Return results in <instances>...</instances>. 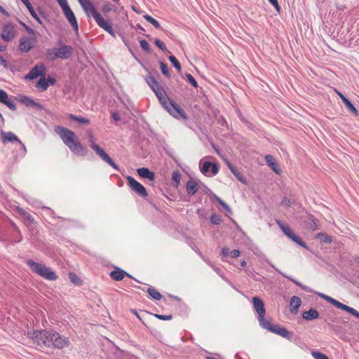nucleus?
Masks as SVG:
<instances>
[{
  "label": "nucleus",
  "instance_id": "f257e3e1",
  "mask_svg": "<svg viewBox=\"0 0 359 359\" xmlns=\"http://www.w3.org/2000/svg\"><path fill=\"white\" fill-rule=\"evenodd\" d=\"M28 337L33 340V343L42 346H46L54 348L62 349L68 346L69 339L54 330H36L28 332Z\"/></svg>",
  "mask_w": 359,
  "mask_h": 359
},
{
  "label": "nucleus",
  "instance_id": "f03ea898",
  "mask_svg": "<svg viewBox=\"0 0 359 359\" xmlns=\"http://www.w3.org/2000/svg\"><path fill=\"white\" fill-rule=\"evenodd\" d=\"M162 107L173 117L183 119H187L186 112L181 108L172 99L165 97V93L163 88L158 85L151 89Z\"/></svg>",
  "mask_w": 359,
  "mask_h": 359
},
{
  "label": "nucleus",
  "instance_id": "7ed1b4c3",
  "mask_svg": "<svg viewBox=\"0 0 359 359\" xmlns=\"http://www.w3.org/2000/svg\"><path fill=\"white\" fill-rule=\"evenodd\" d=\"M55 131L73 154L81 156L87 154L86 148L79 141L74 132L62 126H57Z\"/></svg>",
  "mask_w": 359,
  "mask_h": 359
},
{
  "label": "nucleus",
  "instance_id": "20e7f679",
  "mask_svg": "<svg viewBox=\"0 0 359 359\" xmlns=\"http://www.w3.org/2000/svg\"><path fill=\"white\" fill-rule=\"evenodd\" d=\"M27 265L32 269V270L34 273L39 274V276L47 280H55L58 278L55 272L52 271L50 268L42 264L36 262L34 260H28Z\"/></svg>",
  "mask_w": 359,
  "mask_h": 359
},
{
  "label": "nucleus",
  "instance_id": "39448f33",
  "mask_svg": "<svg viewBox=\"0 0 359 359\" xmlns=\"http://www.w3.org/2000/svg\"><path fill=\"white\" fill-rule=\"evenodd\" d=\"M318 295L319 297H320L322 299H325L326 302H329L330 304H332L334 306H335L336 308L339 309H341V310H343V311H346L347 313L351 314L352 316H353L354 317L357 318L359 319V312L355 310V309L351 307V306H348L339 301H337V299L325 294H323V293H318Z\"/></svg>",
  "mask_w": 359,
  "mask_h": 359
},
{
  "label": "nucleus",
  "instance_id": "423d86ee",
  "mask_svg": "<svg viewBox=\"0 0 359 359\" xmlns=\"http://www.w3.org/2000/svg\"><path fill=\"white\" fill-rule=\"evenodd\" d=\"M262 328L270 331L272 333L278 334L288 340H292L293 337V332L287 330L285 327L280 325H272L269 320L265 322V324L262 326Z\"/></svg>",
  "mask_w": 359,
  "mask_h": 359
},
{
  "label": "nucleus",
  "instance_id": "0eeeda50",
  "mask_svg": "<svg viewBox=\"0 0 359 359\" xmlns=\"http://www.w3.org/2000/svg\"><path fill=\"white\" fill-rule=\"evenodd\" d=\"M276 224L278 225L280 229L282 230L283 233L287 237H288L292 241H294L299 245L303 247L304 248H306V249L309 248L306 243L304 241H303L302 239L299 236H297L288 225L283 224L280 220H276Z\"/></svg>",
  "mask_w": 359,
  "mask_h": 359
},
{
  "label": "nucleus",
  "instance_id": "6e6552de",
  "mask_svg": "<svg viewBox=\"0 0 359 359\" xmlns=\"http://www.w3.org/2000/svg\"><path fill=\"white\" fill-rule=\"evenodd\" d=\"M252 301L253 303V308L255 312L258 314V321L259 323L260 326L262 327L263 325L265 324V322L268 321V320L265 319L264 318L266 314L264 302L259 297H253Z\"/></svg>",
  "mask_w": 359,
  "mask_h": 359
},
{
  "label": "nucleus",
  "instance_id": "1a4fd4ad",
  "mask_svg": "<svg viewBox=\"0 0 359 359\" xmlns=\"http://www.w3.org/2000/svg\"><path fill=\"white\" fill-rule=\"evenodd\" d=\"M126 179L128 185L133 191L143 198L148 196L147 191L141 183L138 182L134 177L131 176H128Z\"/></svg>",
  "mask_w": 359,
  "mask_h": 359
},
{
  "label": "nucleus",
  "instance_id": "9d476101",
  "mask_svg": "<svg viewBox=\"0 0 359 359\" xmlns=\"http://www.w3.org/2000/svg\"><path fill=\"white\" fill-rule=\"evenodd\" d=\"M90 147L104 162L111 165L115 170L118 171L120 170L118 165L114 163L111 158L103 150L102 148L93 142L91 143Z\"/></svg>",
  "mask_w": 359,
  "mask_h": 359
},
{
  "label": "nucleus",
  "instance_id": "9b49d317",
  "mask_svg": "<svg viewBox=\"0 0 359 359\" xmlns=\"http://www.w3.org/2000/svg\"><path fill=\"white\" fill-rule=\"evenodd\" d=\"M46 67L44 64L41 63L39 65H36L34 67H32L29 73L25 76V79L26 80H34L40 76H46Z\"/></svg>",
  "mask_w": 359,
  "mask_h": 359
},
{
  "label": "nucleus",
  "instance_id": "f8f14e48",
  "mask_svg": "<svg viewBox=\"0 0 359 359\" xmlns=\"http://www.w3.org/2000/svg\"><path fill=\"white\" fill-rule=\"evenodd\" d=\"M59 48H56L55 56L62 60L69 59L73 53V48L71 46L63 44L61 41L57 42Z\"/></svg>",
  "mask_w": 359,
  "mask_h": 359
},
{
  "label": "nucleus",
  "instance_id": "ddd939ff",
  "mask_svg": "<svg viewBox=\"0 0 359 359\" xmlns=\"http://www.w3.org/2000/svg\"><path fill=\"white\" fill-rule=\"evenodd\" d=\"M83 11L88 16L92 15L95 20H96L101 14L97 11L95 6L90 0H83L80 3Z\"/></svg>",
  "mask_w": 359,
  "mask_h": 359
},
{
  "label": "nucleus",
  "instance_id": "4468645a",
  "mask_svg": "<svg viewBox=\"0 0 359 359\" xmlns=\"http://www.w3.org/2000/svg\"><path fill=\"white\" fill-rule=\"evenodd\" d=\"M15 36V31L14 25L8 22L3 26L1 39L5 41H11Z\"/></svg>",
  "mask_w": 359,
  "mask_h": 359
},
{
  "label": "nucleus",
  "instance_id": "2eb2a0df",
  "mask_svg": "<svg viewBox=\"0 0 359 359\" xmlns=\"http://www.w3.org/2000/svg\"><path fill=\"white\" fill-rule=\"evenodd\" d=\"M36 41L35 38H29L22 36L19 41V50L22 53H27L34 47V43Z\"/></svg>",
  "mask_w": 359,
  "mask_h": 359
},
{
  "label": "nucleus",
  "instance_id": "dca6fc26",
  "mask_svg": "<svg viewBox=\"0 0 359 359\" xmlns=\"http://www.w3.org/2000/svg\"><path fill=\"white\" fill-rule=\"evenodd\" d=\"M97 25L109 33L112 37L116 38V32L114 30L111 23L109 21L104 20L103 17L100 15L96 20Z\"/></svg>",
  "mask_w": 359,
  "mask_h": 359
},
{
  "label": "nucleus",
  "instance_id": "f3484780",
  "mask_svg": "<svg viewBox=\"0 0 359 359\" xmlns=\"http://www.w3.org/2000/svg\"><path fill=\"white\" fill-rule=\"evenodd\" d=\"M0 103L5 104L12 111H15L17 109L13 100L9 97L8 94L3 89H0Z\"/></svg>",
  "mask_w": 359,
  "mask_h": 359
},
{
  "label": "nucleus",
  "instance_id": "a211bd4d",
  "mask_svg": "<svg viewBox=\"0 0 359 359\" xmlns=\"http://www.w3.org/2000/svg\"><path fill=\"white\" fill-rule=\"evenodd\" d=\"M64 14L69 21V24L73 27L74 30L78 32L79 31V25L77 23L76 18L74 12L72 11L69 6H67V8L62 9Z\"/></svg>",
  "mask_w": 359,
  "mask_h": 359
},
{
  "label": "nucleus",
  "instance_id": "6ab92c4d",
  "mask_svg": "<svg viewBox=\"0 0 359 359\" xmlns=\"http://www.w3.org/2000/svg\"><path fill=\"white\" fill-rule=\"evenodd\" d=\"M19 102L20 103L23 104L26 107H32L34 108H36L37 109H43V106L41 104L36 102L35 100H34L31 97H29L27 95H22L19 96Z\"/></svg>",
  "mask_w": 359,
  "mask_h": 359
},
{
  "label": "nucleus",
  "instance_id": "aec40b11",
  "mask_svg": "<svg viewBox=\"0 0 359 359\" xmlns=\"http://www.w3.org/2000/svg\"><path fill=\"white\" fill-rule=\"evenodd\" d=\"M2 126H3L0 124V133L1 140L4 143L16 142H19L20 144H22V142L14 133H13L12 132H4L1 128Z\"/></svg>",
  "mask_w": 359,
  "mask_h": 359
},
{
  "label": "nucleus",
  "instance_id": "412c9836",
  "mask_svg": "<svg viewBox=\"0 0 359 359\" xmlns=\"http://www.w3.org/2000/svg\"><path fill=\"white\" fill-rule=\"evenodd\" d=\"M210 170H211L212 175H217L219 172V167L217 164L210 161H205L201 168V172L206 175Z\"/></svg>",
  "mask_w": 359,
  "mask_h": 359
},
{
  "label": "nucleus",
  "instance_id": "4be33fe9",
  "mask_svg": "<svg viewBox=\"0 0 359 359\" xmlns=\"http://www.w3.org/2000/svg\"><path fill=\"white\" fill-rule=\"evenodd\" d=\"M304 223L306 229L311 231H315L318 229L317 219L311 214H307L304 217Z\"/></svg>",
  "mask_w": 359,
  "mask_h": 359
},
{
  "label": "nucleus",
  "instance_id": "5701e85b",
  "mask_svg": "<svg viewBox=\"0 0 359 359\" xmlns=\"http://www.w3.org/2000/svg\"><path fill=\"white\" fill-rule=\"evenodd\" d=\"M126 276H128L130 278L132 277L126 271H125L124 270H123L118 267H115V269L110 272L111 278L116 281L122 280Z\"/></svg>",
  "mask_w": 359,
  "mask_h": 359
},
{
  "label": "nucleus",
  "instance_id": "b1692460",
  "mask_svg": "<svg viewBox=\"0 0 359 359\" xmlns=\"http://www.w3.org/2000/svg\"><path fill=\"white\" fill-rule=\"evenodd\" d=\"M137 172L138 175L144 179H147L149 181H154L155 180V173L152 171H151L147 168H140L137 170Z\"/></svg>",
  "mask_w": 359,
  "mask_h": 359
},
{
  "label": "nucleus",
  "instance_id": "393cba45",
  "mask_svg": "<svg viewBox=\"0 0 359 359\" xmlns=\"http://www.w3.org/2000/svg\"><path fill=\"white\" fill-rule=\"evenodd\" d=\"M339 97L341 99L343 103L345 104L346 108L351 111L355 116H358V110L353 105V104L346 97H345L341 93L337 92Z\"/></svg>",
  "mask_w": 359,
  "mask_h": 359
},
{
  "label": "nucleus",
  "instance_id": "a878e982",
  "mask_svg": "<svg viewBox=\"0 0 359 359\" xmlns=\"http://www.w3.org/2000/svg\"><path fill=\"white\" fill-rule=\"evenodd\" d=\"M265 160L267 165L273 172H275L276 174H280L281 172V169L280 168L278 164L275 162L273 156L270 154L266 155Z\"/></svg>",
  "mask_w": 359,
  "mask_h": 359
},
{
  "label": "nucleus",
  "instance_id": "bb28decb",
  "mask_svg": "<svg viewBox=\"0 0 359 359\" xmlns=\"http://www.w3.org/2000/svg\"><path fill=\"white\" fill-rule=\"evenodd\" d=\"M320 314L318 311L313 308H311L309 310L304 311L302 313V318L306 320H312L314 319H317L318 318Z\"/></svg>",
  "mask_w": 359,
  "mask_h": 359
},
{
  "label": "nucleus",
  "instance_id": "cd10ccee",
  "mask_svg": "<svg viewBox=\"0 0 359 359\" xmlns=\"http://www.w3.org/2000/svg\"><path fill=\"white\" fill-rule=\"evenodd\" d=\"M302 304L301 299L299 297L293 296L290 302V310L292 313H296Z\"/></svg>",
  "mask_w": 359,
  "mask_h": 359
},
{
  "label": "nucleus",
  "instance_id": "c85d7f7f",
  "mask_svg": "<svg viewBox=\"0 0 359 359\" xmlns=\"http://www.w3.org/2000/svg\"><path fill=\"white\" fill-rule=\"evenodd\" d=\"M186 189L189 196H193L198 191V187L195 181L190 180L187 182Z\"/></svg>",
  "mask_w": 359,
  "mask_h": 359
},
{
  "label": "nucleus",
  "instance_id": "c756f323",
  "mask_svg": "<svg viewBox=\"0 0 359 359\" xmlns=\"http://www.w3.org/2000/svg\"><path fill=\"white\" fill-rule=\"evenodd\" d=\"M17 212L23 217L24 219L28 221L30 224L34 222V219L32 216L22 208L18 206L16 208Z\"/></svg>",
  "mask_w": 359,
  "mask_h": 359
},
{
  "label": "nucleus",
  "instance_id": "7c9ffc66",
  "mask_svg": "<svg viewBox=\"0 0 359 359\" xmlns=\"http://www.w3.org/2000/svg\"><path fill=\"white\" fill-rule=\"evenodd\" d=\"M278 273H280L283 277L289 279L290 281L294 283L296 285L300 287L302 289H303L306 292H311V290L308 286L304 285L303 284H302L300 282H299L297 280L294 279L292 276H287V275L281 273L280 271H278Z\"/></svg>",
  "mask_w": 359,
  "mask_h": 359
},
{
  "label": "nucleus",
  "instance_id": "2f4dec72",
  "mask_svg": "<svg viewBox=\"0 0 359 359\" xmlns=\"http://www.w3.org/2000/svg\"><path fill=\"white\" fill-rule=\"evenodd\" d=\"M35 87L40 91H45L48 88V83L46 79V76L41 77L39 81L36 83Z\"/></svg>",
  "mask_w": 359,
  "mask_h": 359
},
{
  "label": "nucleus",
  "instance_id": "473e14b6",
  "mask_svg": "<svg viewBox=\"0 0 359 359\" xmlns=\"http://www.w3.org/2000/svg\"><path fill=\"white\" fill-rule=\"evenodd\" d=\"M147 292L150 295V297L151 298H153L154 299L161 300V298L163 297L162 294L158 291H157L155 288H154L151 286L148 287Z\"/></svg>",
  "mask_w": 359,
  "mask_h": 359
},
{
  "label": "nucleus",
  "instance_id": "72a5a7b5",
  "mask_svg": "<svg viewBox=\"0 0 359 359\" xmlns=\"http://www.w3.org/2000/svg\"><path fill=\"white\" fill-rule=\"evenodd\" d=\"M143 18L149 23H151L155 28L158 29H162V27L160 23L153 17L148 14H145L143 15Z\"/></svg>",
  "mask_w": 359,
  "mask_h": 359
},
{
  "label": "nucleus",
  "instance_id": "f704fd0d",
  "mask_svg": "<svg viewBox=\"0 0 359 359\" xmlns=\"http://www.w3.org/2000/svg\"><path fill=\"white\" fill-rule=\"evenodd\" d=\"M316 238H318L321 243H331L332 241V237L325 233H318L316 235Z\"/></svg>",
  "mask_w": 359,
  "mask_h": 359
},
{
  "label": "nucleus",
  "instance_id": "c9c22d12",
  "mask_svg": "<svg viewBox=\"0 0 359 359\" xmlns=\"http://www.w3.org/2000/svg\"><path fill=\"white\" fill-rule=\"evenodd\" d=\"M69 118L74 121L83 124H89L90 120L82 116H79L72 114L69 115Z\"/></svg>",
  "mask_w": 359,
  "mask_h": 359
},
{
  "label": "nucleus",
  "instance_id": "e433bc0d",
  "mask_svg": "<svg viewBox=\"0 0 359 359\" xmlns=\"http://www.w3.org/2000/svg\"><path fill=\"white\" fill-rule=\"evenodd\" d=\"M145 80H146L147 84L151 88V89H153L156 86H158V85H160L158 83V81H156V79L151 74H148L146 76Z\"/></svg>",
  "mask_w": 359,
  "mask_h": 359
},
{
  "label": "nucleus",
  "instance_id": "4c0bfd02",
  "mask_svg": "<svg viewBox=\"0 0 359 359\" xmlns=\"http://www.w3.org/2000/svg\"><path fill=\"white\" fill-rule=\"evenodd\" d=\"M69 278L75 285L79 286L83 283L82 280L75 273L73 272L69 273Z\"/></svg>",
  "mask_w": 359,
  "mask_h": 359
},
{
  "label": "nucleus",
  "instance_id": "58836bf2",
  "mask_svg": "<svg viewBox=\"0 0 359 359\" xmlns=\"http://www.w3.org/2000/svg\"><path fill=\"white\" fill-rule=\"evenodd\" d=\"M27 7V8L28 9L29 12L30 13L31 15L40 24V25H42L43 22L41 21V20L40 19V18L39 17V15H37V13H36V11H34L32 5L31 3L28 4L27 5L25 6Z\"/></svg>",
  "mask_w": 359,
  "mask_h": 359
},
{
  "label": "nucleus",
  "instance_id": "ea45409f",
  "mask_svg": "<svg viewBox=\"0 0 359 359\" xmlns=\"http://www.w3.org/2000/svg\"><path fill=\"white\" fill-rule=\"evenodd\" d=\"M159 65H160V69H161L162 74L164 76H165L167 78H170V74L169 72V68H168V65L161 61L159 62Z\"/></svg>",
  "mask_w": 359,
  "mask_h": 359
},
{
  "label": "nucleus",
  "instance_id": "a19ab883",
  "mask_svg": "<svg viewBox=\"0 0 359 359\" xmlns=\"http://www.w3.org/2000/svg\"><path fill=\"white\" fill-rule=\"evenodd\" d=\"M154 43L161 50H163L165 53H170V52L167 49L166 46H165L164 43L158 39H155L154 41Z\"/></svg>",
  "mask_w": 359,
  "mask_h": 359
},
{
  "label": "nucleus",
  "instance_id": "79ce46f5",
  "mask_svg": "<svg viewBox=\"0 0 359 359\" xmlns=\"http://www.w3.org/2000/svg\"><path fill=\"white\" fill-rule=\"evenodd\" d=\"M210 222L215 225H218V224H221L222 222L221 216L219 215H217L215 213L212 214L210 216Z\"/></svg>",
  "mask_w": 359,
  "mask_h": 359
},
{
  "label": "nucleus",
  "instance_id": "37998d69",
  "mask_svg": "<svg viewBox=\"0 0 359 359\" xmlns=\"http://www.w3.org/2000/svg\"><path fill=\"white\" fill-rule=\"evenodd\" d=\"M169 60L172 64L174 67H175L179 72L181 71L182 67L180 62L174 55L169 56Z\"/></svg>",
  "mask_w": 359,
  "mask_h": 359
},
{
  "label": "nucleus",
  "instance_id": "c03bdc74",
  "mask_svg": "<svg viewBox=\"0 0 359 359\" xmlns=\"http://www.w3.org/2000/svg\"><path fill=\"white\" fill-rule=\"evenodd\" d=\"M56 52V48H48L46 50V57L50 60H55L57 59V57L55 56Z\"/></svg>",
  "mask_w": 359,
  "mask_h": 359
},
{
  "label": "nucleus",
  "instance_id": "a18cd8bd",
  "mask_svg": "<svg viewBox=\"0 0 359 359\" xmlns=\"http://www.w3.org/2000/svg\"><path fill=\"white\" fill-rule=\"evenodd\" d=\"M185 76L188 81V82L193 86L195 88H198V83L196 81V80L194 79V77L189 74V73H187L185 74Z\"/></svg>",
  "mask_w": 359,
  "mask_h": 359
},
{
  "label": "nucleus",
  "instance_id": "49530a36",
  "mask_svg": "<svg viewBox=\"0 0 359 359\" xmlns=\"http://www.w3.org/2000/svg\"><path fill=\"white\" fill-rule=\"evenodd\" d=\"M17 21L27 32L28 34L34 35L35 33L34 29L26 25L24 22L21 21L19 18H17Z\"/></svg>",
  "mask_w": 359,
  "mask_h": 359
},
{
  "label": "nucleus",
  "instance_id": "de8ad7c7",
  "mask_svg": "<svg viewBox=\"0 0 359 359\" xmlns=\"http://www.w3.org/2000/svg\"><path fill=\"white\" fill-rule=\"evenodd\" d=\"M140 46L143 50H144L147 53H149L150 52V50H151L150 46L146 40H144V39L141 40L140 41Z\"/></svg>",
  "mask_w": 359,
  "mask_h": 359
},
{
  "label": "nucleus",
  "instance_id": "09e8293b",
  "mask_svg": "<svg viewBox=\"0 0 359 359\" xmlns=\"http://www.w3.org/2000/svg\"><path fill=\"white\" fill-rule=\"evenodd\" d=\"M311 354L315 359H329L325 354L318 351H313Z\"/></svg>",
  "mask_w": 359,
  "mask_h": 359
},
{
  "label": "nucleus",
  "instance_id": "8fccbe9b",
  "mask_svg": "<svg viewBox=\"0 0 359 359\" xmlns=\"http://www.w3.org/2000/svg\"><path fill=\"white\" fill-rule=\"evenodd\" d=\"M154 316L157 319L161 320H169L172 319V315H171V314H170V315H161V314L155 313V314H154Z\"/></svg>",
  "mask_w": 359,
  "mask_h": 359
},
{
  "label": "nucleus",
  "instance_id": "3c124183",
  "mask_svg": "<svg viewBox=\"0 0 359 359\" xmlns=\"http://www.w3.org/2000/svg\"><path fill=\"white\" fill-rule=\"evenodd\" d=\"M212 197L215 199V201L220 205H222L224 208V209L228 208V205L222 198H220L219 196H217L216 194H213Z\"/></svg>",
  "mask_w": 359,
  "mask_h": 359
},
{
  "label": "nucleus",
  "instance_id": "603ef678",
  "mask_svg": "<svg viewBox=\"0 0 359 359\" xmlns=\"http://www.w3.org/2000/svg\"><path fill=\"white\" fill-rule=\"evenodd\" d=\"M113 9V6L110 3H106L103 5L102 8V11L103 13L106 14L110 12Z\"/></svg>",
  "mask_w": 359,
  "mask_h": 359
},
{
  "label": "nucleus",
  "instance_id": "864d4df0",
  "mask_svg": "<svg viewBox=\"0 0 359 359\" xmlns=\"http://www.w3.org/2000/svg\"><path fill=\"white\" fill-rule=\"evenodd\" d=\"M181 179V174L179 171H174L172 174V180L178 184Z\"/></svg>",
  "mask_w": 359,
  "mask_h": 359
},
{
  "label": "nucleus",
  "instance_id": "5fc2aeb1",
  "mask_svg": "<svg viewBox=\"0 0 359 359\" xmlns=\"http://www.w3.org/2000/svg\"><path fill=\"white\" fill-rule=\"evenodd\" d=\"M233 175L236 177V179L238 181H240L243 184H246V179L241 172L238 171Z\"/></svg>",
  "mask_w": 359,
  "mask_h": 359
},
{
  "label": "nucleus",
  "instance_id": "6e6d98bb",
  "mask_svg": "<svg viewBox=\"0 0 359 359\" xmlns=\"http://www.w3.org/2000/svg\"><path fill=\"white\" fill-rule=\"evenodd\" d=\"M280 205L284 207H290L291 205L290 199L287 197H284L280 202Z\"/></svg>",
  "mask_w": 359,
  "mask_h": 359
},
{
  "label": "nucleus",
  "instance_id": "4d7b16f0",
  "mask_svg": "<svg viewBox=\"0 0 359 359\" xmlns=\"http://www.w3.org/2000/svg\"><path fill=\"white\" fill-rule=\"evenodd\" d=\"M221 254L223 257H227L230 255V250L229 248L227 247H224L221 250Z\"/></svg>",
  "mask_w": 359,
  "mask_h": 359
},
{
  "label": "nucleus",
  "instance_id": "13d9d810",
  "mask_svg": "<svg viewBox=\"0 0 359 359\" xmlns=\"http://www.w3.org/2000/svg\"><path fill=\"white\" fill-rule=\"evenodd\" d=\"M46 79L47 81V83H48V86H53L56 83L55 79H54L53 77H52L50 75H48V77Z\"/></svg>",
  "mask_w": 359,
  "mask_h": 359
},
{
  "label": "nucleus",
  "instance_id": "bf43d9fd",
  "mask_svg": "<svg viewBox=\"0 0 359 359\" xmlns=\"http://www.w3.org/2000/svg\"><path fill=\"white\" fill-rule=\"evenodd\" d=\"M57 3L60 6L62 9L67 8V6H69L67 0H57Z\"/></svg>",
  "mask_w": 359,
  "mask_h": 359
},
{
  "label": "nucleus",
  "instance_id": "052dcab7",
  "mask_svg": "<svg viewBox=\"0 0 359 359\" xmlns=\"http://www.w3.org/2000/svg\"><path fill=\"white\" fill-rule=\"evenodd\" d=\"M240 255H241V252L238 250H233L230 251V256L232 258H236V257H239Z\"/></svg>",
  "mask_w": 359,
  "mask_h": 359
},
{
  "label": "nucleus",
  "instance_id": "680f3d73",
  "mask_svg": "<svg viewBox=\"0 0 359 359\" xmlns=\"http://www.w3.org/2000/svg\"><path fill=\"white\" fill-rule=\"evenodd\" d=\"M271 5H273L277 11H280V7L278 4V0H268Z\"/></svg>",
  "mask_w": 359,
  "mask_h": 359
},
{
  "label": "nucleus",
  "instance_id": "e2e57ef3",
  "mask_svg": "<svg viewBox=\"0 0 359 359\" xmlns=\"http://www.w3.org/2000/svg\"><path fill=\"white\" fill-rule=\"evenodd\" d=\"M111 118L115 121H119L121 120V117H120V115L118 112L116 111H114L111 114Z\"/></svg>",
  "mask_w": 359,
  "mask_h": 359
},
{
  "label": "nucleus",
  "instance_id": "0e129e2a",
  "mask_svg": "<svg viewBox=\"0 0 359 359\" xmlns=\"http://www.w3.org/2000/svg\"><path fill=\"white\" fill-rule=\"evenodd\" d=\"M0 65H3L4 67H7V61L0 55Z\"/></svg>",
  "mask_w": 359,
  "mask_h": 359
},
{
  "label": "nucleus",
  "instance_id": "69168bd1",
  "mask_svg": "<svg viewBox=\"0 0 359 359\" xmlns=\"http://www.w3.org/2000/svg\"><path fill=\"white\" fill-rule=\"evenodd\" d=\"M0 13L6 16H9V13L0 5Z\"/></svg>",
  "mask_w": 359,
  "mask_h": 359
},
{
  "label": "nucleus",
  "instance_id": "338daca9",
  "mask_svg": "<svg viewBox=\"0 0 359 359\" xmlns=\"http://www.w3.org/2000/svg\"><path fill=\"white\" fill-rule=\"evenodd\" d=\"M331 328L337 333L341 329V327L338 325H332Z\"/></svg>",
  "mask_w": 359,
  "mask_h": 359
},
{
  "label": "nucleus",
  "instance_id": "774afa93",
  "mask_svg": "<svg viewBox=\"0 0 359 359\" xmlns=\"http://www.w3.org/2000/svg\"><path fill=\"white\" fill-rule=\"evenodd\" d=\"M0 120H1V125L4 126L5 123V119L1 112H0Z\"/></svg>",
  "mask_w": 359,
  "mask_h": 359
}]
</instances>
